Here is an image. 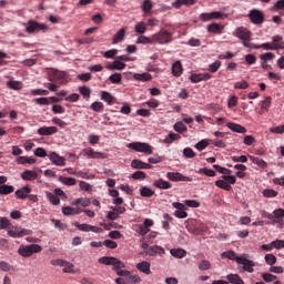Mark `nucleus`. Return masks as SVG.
Returning <instances> with one entry per match:
<instances>
[{"mask_svg": "<svg viewBox=\"0 0 284 284\" xmlns=\"http://www.w3.org/2000/svg\"><path fill=\"white\" fill-rule=\"evenodd\" d=\"M43 247L39 244H29V245H20L18 248V254L20 256H23V258H30L32 254H39V252H42Z\"/></svg>", "mask_w": 284, "mask_h": 284, "instance_id": "obj_1", "label": "nucleus"}, {"mask_svg": "<svg viewBox=\"0 0 284 284\" xmlns=\"http://www.w3.org/2000/svg\"><path fill=\"white\" fill-rule=\"evenodd\" d=\"M153 45L159 43L160 45H165L172 43V33L170 31L160 30L158 33L153 34Z\"/></svg>", "mask_w": 284, "mask_h": 284, "instance_id": "obj_2", "label": "nucleus"}, {"mask_svg": "<svg viewBox=\"0 0 284 284\" xmlns=\"http://www.w3.org/2000/svg\"><path fill=\"white\" fill-rule=\"evenodd\" d=\"M48 80L54 83L63 84L68 81V73L64 71H59L57 69H51L48 72Z\"/></svg>", "mask_w": 284, "mask_h": 284, "instance_id": "obj_3", "label": "nucleus"}, {"mask_svg": "<svg viewBox=\"0 0 284 284\" xmlns=\"http://www.w3.org/2000/svg\"><path fill=\"white\" fill-rule=\"evenodd\" d=\"M200 21H202L203 23L207 22V21H216V20H223V19H227V13H223L221 11H213V12H204L201 13L199 16Z\"/></svg>", "mask_w": 284, "mask_h": 284, "instance_id": "obj_4", "label": "nucleus"}, {"mask_svg": "<svg viewBox=\"0 0 284 284\" xmlns=\"http://www.w3.org/2000/svg\"><path fill=\"white\" fill-rule=\"evenodd\" d=\"M48 30V24L40 23L34 20H29L27 22L26 32L28 34H34L36 32H45Z\"/></svg>", "mask_w": 284, "mask_h": 284, "instance_id": "obj_5", "label": "nucleus"}, {"mask_svg": "<svg viewBox=\"0 0 284 284\" xmlns=\"http://www.w3.org/2000/svg\"><path fill=\"white\" fill-rule=\"evenodd\" d=\"M130 150H134L135 152H142L143 154H152V145L145 142H131L126 145Z\"/></svg>", "mask_w": 284, "mask_h": 284, "instance_id": "obj_6", "label": "nucleus"}, {"mask_svg": "<svg viewBox=\"0 0 284 284\" xmlns=\"http://www.w3.org/2000/svg\"><path fill=\"white\" fill-rule=\"evenodd\" d=\"M29 234H32V231L22 229L21 226H11L8 230V235L11 236V239H22V236H29Z\"/></svg>", "mask_w": 284, "mask_h": 284, "instance_id": "obj_7", "label": "nucleus"}, {"mask_svg": "<svg viewBox=\"0 0 284 284\" xmlns=\"http://www.w3.org/2000/svg\"><path fill=\"white\" fill-rule=\"evenodd\" d=\"M99 263L102 265H113V270H123L125 267V264L116 257H100Z\"/></svg>", "mask_w": 284, "mask_h": 284, "instance_id": "obj_8", "label": "nucleus"}, {"mask_svg": "<svg viewBox=\"0 0 284 284\" xmlns=\"http://www.w3.org/2000/svg\"><path fill=\"white\" fill-rule=\"evenodd\" d=\"M248 19L254 26H261L265 22V14L258 9H252L248 12Z\"/></svg>", "mask_w": 284, "mask_h": 284, "instance_id": "obj_9", "label": "nucleus"}, {"mask_svg": "<svg viewBox=\"0 0 284 284\" xmlns=\"http://www.w3.org/2000/svg\"><path fill=\"white\" fill-rule=\"evenodd\" d=\"M74 227L79 230L80 232H94V234H101L103 232V229L90 224H81L79 222H73Z\"/></svg>", "mask_w": 284, "mask_h": 284, "instance_id": "obj_10", "label": "nucleus"}, {"mask_svg": "<svg viewBox=\"0 0 284 284\" xmlns=\"http://www.w3.org/2000/svg\"><path fill=\"white\" fill-rule=\"evenodd\" d=\"M81 154H83V156H87L88 159H108V154L97 152L92 148L83 149Z\"/></svg>", "mask_w": 284, "mask_h": 284, "instance_id": "obj_11", "label": "nucleus"}, {"mask_svg": "<svg viewBox=\"0 0 284 284\" xmlns=\"http://www.w3.org/2000/svg\"><path fill=\"white\" fill-rule=\"evenodd\" d=\"M237 264L243 265L244 272H248V274H252L254 272L255 263L254 261L247 260L242 256V258H237Z\"/></svg>", "mask_w": 284, "mask_h": 284, "instance_id": "obj_12", "label": "nucleus"}, {"mask_svg": "<svg viewBox=\"0 0 284 284\" xmlns=\"http://www.w3.org/2000/svg\"><path fill=\"white\" fill-rule=\"evenodd\" d=\"M173 207H175L176 210L174 212V216H176V219H187V212H185V204L180 202H173Z\"/></svg>", "mask_w": 284, "mask_h": 284, "instance_id": "obj_13", "label": "nucleus"}, {"mask_svg": "<svg viewBox=\"0 0 284 284\" xmlns=\"http://www.w3.org/2000/svg\"><path fill=\"white\" fill-rule=\"evenodd\" d=\"M236 183V179H224V180H217L215 182V185L217 187H221L222 190H226V192H230L232 190V185Z\"/></svg>", "mask_w": 284, "mask_h": 284, "instance_id": "obj_14", "label": "nucleus"}, {"mask_svg": "<svg viewBox=\"0 0 284 284\" xmlns=\"http://www.w3.org/2000/svg\"><path fill=\"white\" fill-rule=\"evenodd\" d=\"M235 37L242 41H250L252 39V32L244 27H240L235 30Z\"/></svg>", "mask_w": 284, "mask_h": 284, "instance_id": "obj_15", "label": "nucleus"}, {"mask_svg": "<svg viewBox=\"0 0 284 284\" xmlns=\"http://www.w3.org/2000/svg\"><path fill=\"white\" fill-rule=\"evenodd\" d=\"M212 74L210 73H193L190 75L191 83H201V81H210Z\"/></svg>", "mask_w": 284, "mask_h": 284, "instance_id": "obj_16", "label": "nucleus"}, {"mask_svg": "<svg viewBox=\"0 0 284 284\" xmlns=\"http://www.w3.org/2000/svg\"><path fill=\"white\" fill-rule=\"evenodd\" d=\"M59 129L57 126H41L38 129L37 134L40 136H52V134H57Z\"/></svg>", "mask_w": 284, "mask_h": 284, "instance_id": "obj_17", "label": "nucleus"}, {"mask_svg": "<svg viewBox=\"0 0 284 284\" xmlns=\"http://www.w3.org/2000/svg\"><path fill=\"white\" fill-rule=\"evenodd\" d=\"M43 176V171L40 169L27 170L21 174L22 179H41Z\"/></svg>", "mask_w": 284, "mask_h": 284, "instance_id": "obj_18", "label": "nucleus"}, {"mask_svg": "<svg viewBox=\"0 0 284 284\" xmlns=\"http://www.w3.org/2000/svg\"><path fill=\"white\" fill-rule=\"evenodd\" d=\"M145 253L148 256H163V254H165V248L160 245H153L150 246Z\"/></svg>", "mask_w": 284, "mask_h": 284, "instance_id": "obj_19", "label": "nucleus"}, {"mask_svg": "<svg viewBox=\"0 0 284 284\" xmlns=\"http://www.w3.org/2000/svg\"><path fill=\"white\" fill-rule=\"evenodd\" d=\"M182 6H185L186 8L196 6V0H175L172 2V7L175 8V10H181Z\"/></svg>", "mask_w": 284, "mask_h": 284, "instance_id": "obj_20", "label": "nucleus"}, {"mask_svg": "<svg viewBox=\"0 0 284 284\" xmlns=\"http://www.w3.org/2000/svg\"><path fill=\"white\" fill-rule=\"evenodd\" d=\"M150 267L151 264L148 261H143L136 264V270H139V272H142V274H146V276H150V274H152Z\"/></svg>", "mask_w": 284, "mask_h": 284, "instance_id": "obj_21", "label": "nucleus"}, {"mask_svg": "<svg viewBox=\"0 0 284 284\" xmlns=\"http://www.w3.org/2000/svg\"><path fill=\"white\" fill-rule=\"evenodd\" d=\"M226 128H229V130H232V132H237V134H245V132H247V129H245V126L236 124L234 122H229L226 124Z\"/></svg>", "mask_w": 284, "mask_h": 284, "instance_id": "obj_22", "label": "nucleus"}, {"mask_svg": "<svg viewBox=\"0 0 284 284\" xmlns=\"http://www.w3.org/2000/svg\"><path fill=\"white\" fill-rule=\"evenodd\" d=\"M131 166L134 170H150V168H152V164L145 163V162L141 161V160H133L131 162Z\"/></svg>", "mask_w": 284, "mask_h": 284, "instance_id": "obj_23", "label": "nucleus"}, {"mask_svg": "<svg viewBox=\"0 0 284 284\" xmlns=\"http://www.w3.org/2000/svg\"><path fill=\"white\" fill-rule=\"evenodd\" d=\"M30 192H32V189L30 186H23L16 191V197L24 201V199H28V194H30Z\"/></svg>", "mask_w": 284, "mask_h": 284, "instance_id": "obj_24", "label": "nucleus"}, {"mask_svg": "<svg viewBox=\"0 0 284 284\" xmlns=\"http://www.w3.org/2000/svg\"><path fill=\"white\" fill-rule=\"evenodd\" d=\"M48 158L54 163V165H65V158L57 154V152L50 153Z\"/></svg>", "mask_w": 284, "mask_h": 284, "instance_id": "obj_25", "label": "nucleus"}, {"mask_svg": "<svg viewBox=\"0 0 284 284\" xmlns=\"http://www.w3.org/2000/svg\"><path fill=\"white\" fill-rule=\"evenodd\" d=\"M207 32L211 34H222L223 33V26L219 23H211L206 28Z\"/></svg>", "mask_w": 284, "mask_h": 284, "instance_id": "obj_26", "label": "nucleus"}, {"mask_svg": "<svg viewBox=\"0 0 284 284\" xmlns=\"http://www.w3.org/2000/svg\"><path fill=\"white\" fill-rule=\"evenodd\" d=\"M101 99L102 101H105L108 105H114V101H116V99L112 95V93L106 91L101 92Z\"/></svg>", "mask_w": 284, "mask_h": 284, "instance_id": "obj_27", "label": "nucleus"}, {"mask_svg": "<svg viewBox=\"0 0 284 284\" xmlns=\"http://www.w3.org/2000/svg\"><path fill=\"white\" fill-rule=\"evenodd\" d=\"M213 168H214V170L220 172V174H224L221 176V179H236V176H234V175H225V174H230V170L222 168L219 164H214Z\"/></svg>", "mask_w": 284, "mask_h": 284, "instance_id": "obj_28", "label": "nucleus"}, {"mask_svg": "<svg viewBox=\"0 0 284 284\" xmlns=\"http://www.w3.org/2000/svg\"><path fill=\"white\" fill-rule=\"evenodd\" d=\"M126 64L120 60H115L106 65V70H125Z\"/></svg>", "mask_w": 284, "mask_h": 284, "instance_id": "obj_29", "label": "nucleus"}, {"mask_svg": "<svg viewBox=\"0 0 284 284\" xmlns=\"http://www.w3.org/2000/svg\"><path fill=\"white\" fill-rule=\"evenodd\" d=\"M170 254L174 256V258H185V256H187V251L183 248H172Z\"/></svg>", "mask_w": 284, "mask_h": 284, "instance_id": "obj_30", "label": "nucleus"}, {"mask_svg": "<svg viewBox=\"0 0 284 284\" xmlns=\"http://www.w3.org/2000/svg\"><path fill=\"white\" fill-rule=\"evenodd\" d=\"M172 74L173 77H181L183 74V64L181 63V61H176L172 65Z\"/></svg>", "mask_w": 284, "mask_h": 284, "instance_id": "obj_31", "label": "nucleus"}, {"mask_svg": "<svg viewBox=\"0 0 284 284\" xmlns=\"http://www.w3.org/2000/svg\"><path fill=\"white\" fill-rule=\"evenodd\" d=\"M81 212V210L79 209H74L71 206H63L62 207V214H64V216H74L77 214H79Z\"/></svg>", "mask_w": 284, "mask_h": 284, "instance_id": "obj_32", "label": "nucleus"}, {"mask_svg": "<svg viewBox=\"0 0 284 284\" xmlns=\"http://www.w3.org/2000/svg\"><path fill=\"white\" fill-rule=\"evenodd\" d=\"M139 192H140V196H143L144 199H151V196L154 195V190L148 186L140 187Z\"/></svg>", "mask_w": 284, "mask_h": 284, "instance_id": "obj_33", "label": "nucleus"}, {"mask_svg": "<svg viewBox=\"0 0 284 284\" xmlns=\"http://www.w3.org/2000/svg\"><path fill=\"white\" fill-rule=\"evenodd\" d=\"M123 39H125V29H120L112 39V43L116 44V43H121V41H123Z\"/></svg>", "mask_w": 284, "mask_h": 284, "instance_id": "obj_34", "label": "nucleus"}, {"mask_svg": "<svg viewBox=\"0 0 284 284\" xmlns=\"http://www.w3.org/2000/svg\"><path fill=\"white\" fill-rule=\"evenodd\" d=\"M133 79H135V81H152V74L144 72V73H135L133 74Z\"/></svg>", "mask_w": 284, "mask_h": 284, "instance_id": "obj_35", "label": "nucleus"}, {"mask_svg": "<svg viewBox=\"0 0 284 284\" xmlns=\"http://www.w3.org/2000/svg\"><path fill=\"white\" fill-rule=\"evenodd\" d=\"M17 162L19 163V165H26V163H28L29 165H34V163H37V160L34 158L19 156L17 159Z\"/></svg>", "mask_w": 284, "mask_h": 284, "instance_id": "obj_36", "label": "nucleus"}, {"mask_svg": "<svg viewBox=\"0 0 284 284\" xmlns=\"http://www.w3.org/2000/svg\"><path fill=\"white\" fill-rule=\"evenodd\" d=\"M153 185L155 187H159V190H170L172 187V184L164 180H156Z\"/></svg>", "mask_w": 284, "mask_h": 284, "instance_id": "obj_37", "label": "nucleus"}, {"mask_svg": "<svg viewBox=\"0 0 284 284\" xmlns=\"http://www.w3.org/2000/svg\"><path fill=\"white\" fill-rule=\"evenodd\" d=\"M222 256L224 258H229V261H235V263H239L237 258H243V256H236V252L234 251H226L222 253Z\"/></svg>", "mask_w": 284, "mask_h": 284, "instance_id": "obj_38", "label": "nucleus"}, {"mask_svg": "<svg viewBox=\"0 0 284 284\" xmlns=\"http://www.w3.org/2000/svg\"><path fill=\"white\" fill-rule=\"evenodd\" d=\"M226 278L232 284H245V282L243 281V278H241V275L239 274H229Z\"/></svg>", "mask_w": 284, "mask_h": 284, "instance_id": "obj_39", "label": "nucleus"}, {"mask_svg": "<svg viewBox=\"0 0 284 284\" xmlns=\"http://www.w3.org/2000/svg\"><path fill=\"white\" fill-rule=\"evenodd\" d=\"M272 40L273 43H275L276 50H284V41L282 36H274Z\"/></svg>", "mask_w": 284, "mask_h": 284, "instance_id": "obj_40", "label": "nucleus"}, {"mask_svg": "<svg viewBox=\"0 0 284 284\" xmlns=\"http://www.w3.org/2000/svg\"><path fill=\"white\" fill-rule=\"evenodd\" d=\"M134 30L136 34H145L148 32V24L145 22H138Z\"/></svg>", "mask_w": 284, "mask_h": 284, "instance_id": "obj_41", "label": "nucleus"}, {"mask_svg": "<svg viewBox=\"0 0 284 284\" xmlns=\"http://www.w3.org/2000/svg\"><path fill=\"white\" fill-rule=\"evenodd\" d=\"M136 43H142V44H150V45H154V41H153V36L151 37H145V36H140L136 40Z\"/></svg>", "mask_w": 284, "mask_h": 284, "instance_id": "obj_42", "label": "nucleus"}, {"mask_svg": "<svg viewBox=\"0 0 284 284\" xmlns=\"http://www.w3.org/2000/svg\"><path fill=\"white\" fill-rule=\"evenodd\" d=\"M248 159L252 161V163H254L255 165H258V168H267V163L261 158L250 155Z\"/></svg>", "mask_w": 284, "mask_h": 284, "instance_id": "obj_43", "label": "nucleus"}, {"mask_svg": "<svg viewBox=\"0 0 284 284\" xmlns=\"http://www.w3.org/2000/svg\"><path fill=\"white\" fill-rule=\"evenodd\" d=\"M281 219H284V210L278 209L273 212V223H278Z\"/></svg>", "mask_w": 284, "mask_h": 284, "instance_id": "obj_44", "label": "nucleus"}, {"mask_svg": "<svg viewBox=\"0 0 284 284\" xmlns=\"http://www.w3.org/2000/svg\"><path fill=\"white\" fill-rule=\"evenodd\" d=\"M276 50V43H270V42H265L263 44H257V47H255V50Z\"/></svg>", "mask_w": 284, "mask_h": 284, "instance_id": "obj_45", "label": "nucleus"}, {"mask_svg": "<svg viewBox=\"0 0 284 284\" xmlns=\"http://www.w3.org/2000/svg\"><path fill=\"white\" fill-rule=\"evenodd\" d=\"M32 97H48L50 91L43 89H33L31 90Z\"/></svg>", "mask_w": 284, "mask_h": 284, "instance_id": "obj_46", "label": "nucleus"}, {"mask_svg": "<svg viewBox=\"0 0 284 284\" xmlns=\"http://www.w3.org/2000/svg\"><path fill=\"white\" fill-rule=\"evenodd\" d=\"M123 79V75H121V73H113L109 77V81L119 85V83H121Z\"/></svg>", "mask_w": 284, "mask_h": 284, "instance_id": "obj_47", "label": "nucleus"}, {"mask_svg": "<svg viewBox=\"0 0 284 284\" xmlns=\"http://www.w3.org/2000/svg\"><path fill=\"white\" fill-rule=\"evenodd\" d=\"M175 132H179L180 134H183V132H187V126L183 122H176L174 124Z\"/></svg>", "mask_w": 284, "mask_h": 284, "instance_id": "obj_48", "label": "nucleus"}, {"mask_svg": "<svg viewBox=\"0 0 284 284\" xmlns=\"http://www.w3.org/2000/svg\"><path fill=\"white\" fill-rule=\"evenodd\" d=\"M47 199L52 203V205H59V203H61V200H59L54 193L47 192Z\"/></svg>", "mask_w": 284, "mask_h": 284, "instance_id": "obj_49", "label": "nucleus"}, {"mask_svg": "<svg viewBox=\"0 0 284 284\" xmlns=\"http://www.w3.org/2000/svg\"><path fill=\"white\" fill-rule=\"evenodd\" d=\"M179 139H181V135L176 134V133H170L165 139H164V143L171 144L174 143V141H179Z\"/></svg>", "mask_w": 284, "mask_h": 284, "instance_id": "obj_50", "label": "nucleus"}, {"mask_svg": "<svg viewBox=\"0 0 284 284\" xmlns=\"http://www.w3.org/2000/svg\"><path fill=\"white\" fill-rule=\"evenodd\" d=\"M197 267L199 270H201V272H205L212 267V264L210 263V261L203 260L199 263Z\"/></svg>", "mask_w": 284, "mask_h": 284, "instance_id": "obj_51", "label": "nucleus"}, {"mask_svg": "<svg viewBox=\"0 0 284 284\" xmlns=\"http://www.w3.org/2000/svg\"><path fill=\"white\" fill-rule=\"evenodd\" d=\"M14 192V186L12 185H0V194H12Z\"/></svg>", "mask_w": 284, "mask_h": 284, "instance_id": "obj_52", "label": "nucleus"}, {"mask_svg": "<svg viewBox=\"0 0 284 284\" xmlns=\"http://www.w3.org/2000/svg\"><path fill=\"white\" fill-rule=\"evenodd\" d=\"M248 88H250V83L245 80L234 83L235 90H247Z\"/></svg>", "mask_w": 284, "mask_h": 284, "instance_id": "obj_53", "label": "nucleus"}, {"mask_svg": "<svg viewBox=\"0 0 284 284\" xmlns=\"http://www.w3.org/2000/svg\"><path fill=\"white\" fill-rule=\"evenodd\" d=\"M154 6L152 4V0H144L142 3V10L143 12H152V8Z\"/></svg>", "mask_w": 284, "mask_h": 284, "instance_id": "obj_54", "label": "nucleus"}, {"mask_svg": "<svg viewBox=\"0 0 284 284\" xmlns=\"http://www.w3.org/2000/svg\"><path fill=\"white\" fill-rule=\"evenodd\" d=\"M197 174H204V176H216V172L212 169H200L197 171Z\"/></svg>", "mask_w": 284, "mask_h": 284, "instance_id": "obj_55", "label": "nucleus"}, {"mask_svg": "<svg viewBox=\"0 0 284 284\" xmlns=\"http://www.w3.org/2000/svg\"><path fill=\"white\" fill-rule=\"evenodd\" d=\"M103 245H105V247H109V250H116L119 247V244L112 240H104Z\"/></svg>", "mask_w": 284, "mask_h": 284, "instance_id": "obj_56", "label": "nucleus"}, {"mask_svg": "<svg viewBox=\"0 0 284 284\" xmlns=\"http://www.w3.org/2000/svg\"><path fill=\"white\" fill-rule=\"evenodd\" d=\"M8 87L11 89V90H21V88H23V84L19 81H9L8 82Z\"/></svg>", "mask_w": 284, "mask_h": 284, "instance_id": "obj_57", "label": "nucleus"}, {"mask_svg": "<svg viewBox=\"0 0 284 284\" xmlns=\"http://www.w3.org/2000/svg\"><path fill=\"white\" fill-rule=\"evenodd\" d=\"M103 102H93L91 104V110H93V112H103Z\"/></svg>", "mask_w": 284, "mask_h": 284, "instance_id": "obj_58", "label": "nucleus"}, {"mask_svg": "<svg viewBox=\"0 0 284 284\" xmlns=\"http://www.w3.org/2000/svg\"><path fill=\"white\" fill-rule=\"evenodd\" d=\"M264 260L267 265H276V257L274 254H266Z\"/></svg>", "mask_w": 284, "mask_h": 284, "instance_id": "obj_59", "label": "nucleus"}, {"mask_svg": "<svg viewBox=\"0 0 284 284\" xmlns=\"http://www.w3.org/2000/svg\"><path fill=\"white\" fill-rule=\"evenodd\" d=\"M219 68H221V61L216 60L215 62L209 65V72H219Z\"/></svg>", "mask_w": 284, "mask_h": 284, "instance_id": "obj_60", "label": "nucleus"}, {"mask_svg": "<svg viewBox=\"0 0 284 284\" xmlns=\"http://www.w3.org/2000/svg\"><path fill=\"white\" fill-rule=\"evenodd\" d=\"M34 155L39 156L40 159H45V156H48V151H45L43 148H38L34 151Z\"/></svg>", "mask_w": 284, "mask_h": 284, "instance_id": "obj_61", "label": "nucleus"}, {"mask_svg": "<svg viewBox=\"0 0 284 284\" xmlns=\"http://www.w3.org/2000/svg\"><path fill=\"white\" fill-rule=\"evenodd\" d=\"M272 243L274 250H282L284 248V240H275Z\"/></svg>", "mask_w": 284, "mask_h": 284, "instance_id": "obj_62", "label": "nucleus"}, {"mask_svg": "<svg viewBox=\"0 0 284 284\" xmlns=\"http://www.w3.org/2000/svg\"><path fill=\"white\" fill-rule=\"evenodd\" d=\"M80 94H82V97H84V99H90V94H91V90L88 87H81L80 89Z\"/></svg>", "mask_w": 284, "mask_h": 284, "instance_id": "obj_63", "label": "nucleus"}, {"mask_svg": "<svg viewBox=\"0 0 284 284\" xmlns=\"http://www.w3.org/2000/svg\"><path fill=\"white\" fill-rule=\"evenodd\" d=\"M260 59L262 62L266 63V61H272V59H274V53L267 52V53L261 54Z\"/></svg>", "mask_w": 284, "mask_h": 284, "instance_id": "obj_64", "label": "nucleus"}]
</instances>
